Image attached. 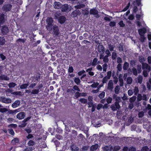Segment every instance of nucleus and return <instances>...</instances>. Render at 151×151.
I'll use <instances>...</instances> for the list:
<instances>
[{
    "instance_id": "obj_47",
    "label": "nucleus",
    "mask_w": 151,
    "mask_h": 151,
    "mask_svg": "<svg viewBox=\"0 0 151 151\" xmlns=\"http://www.w3.org/2000/svg\"><path fill=\"white\" fill-rule=\"evenodd\" d=\"M110 79L109 78H108L107 77V76H105L103 79L102 80V83L103 84L105 83H106L108 79Z\"/></svg>"
},
{
    "instance_id": "obj_44",
    "label": "nucleus",
    "mask_w": 151,
    "mask_h": 151,
    "mask_svg": "<svg viewBox=\"0 0 151 151\" xmlns=\"http://www.w3.org/2000/svg\"><path fill=\"white\" fill-rule=\"evenodd\" d=\"M137 69L138 72L139 73H140L141 72V65H138L137 66Z\"/></svg>"
},
{
    "instance_id": "obj_41",
    "label": "nucleus",
    "mask_w": 151,
    "mask_h": 151,
    "mask_svg": "<svg viewBox=\"0 0 151 151\" xmlns=\"http://www.w3.org/2000/svg\"><path fill=\"white\" fill-rule=\"evenodd\" d=\"M25 42V40L24 39H21L19 38L17 39L16 43H18L19 42H22L23 43H24Z\"/></svg>"
},
{
    "instance_id": "obj_14",
    "label": "nucleus",
    "mask_w": 151,
    "mask_h": 151,
    "mask_svg": "<svg viewBox=\"0 0 151 151\" xmlns=\"http://www.w3.org/2000/svg\"><path fill=\"white\" fill-rule=\"evenodd\" d=\"M99 13L98 11L95 8L91 9L90 11V14L93 15H97Z\"/></svg>"
},
{
    "instance_id": "obj_54",
    "label": "nucleus",
    "mask_w": 151,
    "mask_h": 151,
    "mask_svg": "<svg viewBox=\"0 0 151 151\" xmlns=\"http://www.w3.org/2000/svg\"><path fill=\"white\" fill-rule=\"evenodd\" d=\"M130 5V2H129L126 6L124 9L123 11L124 12H125L127 10H128V9H129V6Z\"/></svg>"
},
{
    "instance_id": "obj_37",
    "label": "nucleus",
    "mask_w": 151,
    "mask_h": 151,
    "mask_svg": "<svg viewBox=\"0 0 151 151\" xmlns=\"http://www.w3.org/2000/svg\"><path fill=\"white\" fill-rule=\"evenodd\" d=\"M75 82L77 85H79L81 82V81L79 78H75L74 80Z\"/></svg>"
},
{
    "instance_id": "obj_39",
    "label": "nucleus",
    "mask_w": 151,
    "mask_h": 151,
    "mask_svg": "<svg viewBox=\"0 0 151 151\" xmlns=\"http://www.w3.org/2000/svg\"><path fill=\"white\" fill-rule=\"evenodd\" d=\"M117 54L115 52H113L112 54L111 58L113 60H115L117 57Z\"/></svg>"
},
{
    "instance_id": "obj_49",
    "label": "nucleus",
    "mask_w": 151,
    "mask_h": 151,
    "mask_svg": "<svg viewBox=\"0 0 151 151\" xmlns=\"http://www.w3.org/2000/svg\"><path fill=\"white\" fill-rule=\"evenodd\" d=\"M103 70L104 72H106L108 68V66L106 63H104L102 65Z\"/></svg>"
},
{
    "instance_id": "obj_5",
    "label": "nucleus",
    "mask_w": 151,
    "mask_h": 151,
    "mask_svg": "<svg viewBox=\"0 0 151 151\" xmlns=\"http://www.w3.org/2000/svg\"><path fill=\"white\" fill-rule=\"evenodd\" d=\"M12 7V5L11 4H6L4 5L3 9L4 11L7 12L11 10Z\"/></svg>"
},
{
    "instance_id": "obj_31",
    "label": "nucleus",
    "mask_w": 151,
    "mask_h": 151,
    "mask_svg": "<svg viewBox=\"0 0 151 151\" xmlns=\"http://www.w3.org/2000/svg\"><path fill=\"white\" fill-rule=\"evenodd\" d=\"M142 64V69L143 70L148 69V67H149V65L148 64L146 63H144Z\"/></svg>"
},
{
    "instance_id": "obj_9",
    "label": "nucleus",
    "mask_w": 151,
    "mask_h": 151,
    "mask_svg": "<svg viewBox=\"0 0 151 151\" xmlns=\"http://www.w3.org/2000/svg\"><path fill=\"white\" fill-rule=\"evenodd\" d=\"M5 15L3 13L0 14V25L3 24L5 22Z\"/></svg>"
},
{
    "instance_id": "obj_43",
    "label": "nucleus",
    "mask_w": 151,
    "mask_h": 151,
    "mask_svg": "<svg viewBox=\"0 0 151 151\" xmlns=\"http://www.w3.org/2000/svg\"><path fill=\"white\" fill-rule=\"evenodd\" d=\"M8 127L9 128L15 129L17 127V125L16 124H12L9 125Z\"/></svg>"
},
{
    "instance_id": "obj_61",
    "label": "nucleus",
    "mask_w": 151,
    "mask_h": 151,
    "mask_svg": "<svg viewBox=\"0 0 151 151\" xmlns=\"http://www.w3.org/2000/svg\"><path fill=\"white\" fill-rule=\"evenodd\" d=\"M99 85V83H93L91 85V86L93 88H96Z\"/></svg>"
},
{
    "instance_id": "obj_64",
    "label": "nucleus",
    "mask_w": 151,
    "mask_h": 151,
    "mask_svg": "<svg viewBox=\"0 0 151 151\" xmlns=\"http://www.w3.org/2000/svg\"><path fill=\"white\" fill-rule=\"evenodd\" d=\"M128 151H136V148L133 147H130Z\"/></svg>"
},
{
    "instance_id": "obj_27",
    "label": "nucleus",
    "mask_w": 151,
    "mask_h": 151,
    "mask_svg": "<svg viewBox=\"0 0 151 151\" xmlns=\"http://www.w3.org/2000/svg\"><path fill=\"white\" fill-rule=\"evenodd\" d=\"M120 88L119 86H116L114 88V92L115 94H118L119 93Z\"/></svg>"
},
{
    "instance_id": "obj_4",
    "label": "nucleus",
    "mask_w": 151,
    "mask_h": 151,
    "mask_svg": "<svg viewBox=\"0 0 151 151\" xmlns=\"http://www.w3.org/2000/svg\"><path fill=\"white\" fill-rule=\"evenodd\" d=\"M110 107L112 111H115L117 109H119L120 108V106L119 104L117 102H115L114 104H113Z\"/></svg>"
},
{
    "instance_id": "obj_36",
    "label": "nucleus",
    "mask_w": 151,
    "mask_h": 151,
    "mask_svg": "<svg viewBox=\"0 0 151 151\" xmlns=\"http://www.w3.org/2000/svg\"><path fill=\"white\" fill-rule=\"evenodd\" d=\"M27 124V123L24 122L22 121L21 123L19 125V127L20 128H23L25 127Z\"/></svg>"
},
{
    "instance_id": "obj_63",
    "label": "nucleus",
    "mask_w": 151,
    "mask_h": 151,
    "mask_svg": "<svg viewBox=\"0 0 151 151\" xmlns=\"http://www.w3.org/2000/svg\"><path fill=\"white\" fill-rule=\"evenodd\" d=\"M133 93L134 92L133 90L132 89H129L128 90L127 92L128 95L130 96L132 95Z\"/></svg>"
},
{
    "instance_id": "obj_55",
    "label": "nucleus",
    "mask_w": 151,
    "mask_h": 151,
    "mask_svg": "<svg viewBox=\"0 0 151 151\" xmlns=\"http://www.w3.org/2000/svg\"><path fill=\"white\" fill-rule=\"evenodd\" d=\"M74 69L72 66H69L68 69V72L69 73H72L73 72Z\"/></svg>"
},
{
    "instance_id": "obj_30",
    "label": "nucleus",
    "mask_w": 151,
    "mask_h": 151,
    "mask_svg": "<svg viewBox=\"0 0 151 151\" xmlns=\"http://www.w3.org/2000/svg\"><path fill=\"white\" fill-rule=\"evenodd\" d=\"M5 42V40L3 37H0V44L3 45Z\"/></svg>"
},
{
    "instance_id": "obj_15",
    "label": "nucleus",
    "mask_w": 151,
    "mask_h": 151,
    "mask_svg": "<svg viewBox=\"0 0 151 151\" xmlns=\"http://www.w3.org/2000/svg\"><path fill=\"white\" fill-rule=\"evenodd\" d=\"M103 150L105 151H111L113 149V146L111 145L105 146L103 147Z\"/></svg>"
},
{
    "instance_id": "obj_42",
    "label": "nucleus",
    "mask_w": 151,
    "mask_h": 151,
    "mask_svg": "<svg viewBox=\"0 0 151 151\" xmlns=\"http://www.w3.org/2000/svg\"><path fill=\"white\" fill-rule=\"evenodd\" d=\"M132 70L133 74L135 76H137V72L136 69L134 67H133Z\"/></svg>"
},
{
    "instance_id": "obj_58",
    "label": "nucleus",
    "mask_w": 151,
    "mask_h": 151,
    "mask_svg": "<svg viewBox=\"0 0 151 151\" xmlns=\"http://www.w3.org/2000/svg\"><path fill=\"white\" fill-rule=\"evenodd\" d=\"M109 49L110 51H112L114 50V46L113 45H111V44H110L109 45Z\"/></svg>"
},
{
    "instance_id": "obj_23",
    "label": "nucleus",
    "mask_w": 151,
    "mask_h": 151,
    "mask_svg": "<svg viewBox=\"0 0 151 151\" xmlns=\"http://www.w3.org/2000/svg\"><path fill=\"white\" fill-rule=\"evenodd\" d=\"M39 89H34L32 90L31 93V94L35 95L38 94L39 92Z\"/></svg>"
},
{
    "instance_id": "obj_38",
    "label": "nucleus",
    "mask_w": 151,
    "mask_h": 151,
    "mask_svg": "<svg viewBox=\"0 0 151 151\" xmlns=\"http://www.w3.org/2000/svg\"><path fill=\"white\" fill-rule=\"evenodd\" d=\"M133 80L131 77H129L127 79V84H130L132 83Z\"/></svg>"
},
{
    "instance_id": "obj_57",
    "label": "nucleus",
    "mask_w": 151,
    "mask_h": 151,
    "mask_svg": "<svg viewBox=\"0 0 151 151\" xmlns=\"http://www.w3.org/2000/svg\"><path fill=\"white\" fill-rule=\"evenodd\" d=\"M144 113L143 111H141L139 112L138 114V116L139 118H142L144 115Z\"/></svg>"
},
{
    "instance_id": "obj_7",
    "label": "nucleus",
    "mask_w": 151,
    "mask_h": 151,
    "mask_svg": "<svg viewBox=\"0 0 151 151\" xmlns=\"http://www.w3.org/2000/svg\"><path fill=\"white\" fill-rule=\"evenodd\" d=\"M58 22L61 24H64L66 20V18L64 16H60L58 19Z\"/></svg>"
},
{
    "instance_id": "obj_18",
    "label": "nucleus",
    "mask_w": 151,
    "mask_h": 151,
    "mask_svg": "<svg viewBox=\"0 0 151 151\" xmlns=\"http://www.w3.org/2000/svg\"><path fill=\"white\" fill-rule=\"evenodd\" d=\"M20 102L19 100H16L12 104V106L13 108H15L18 107L20 104Z\"/></svg>"
},
{
    "instance_id": "obj_32",
    "label": "nucleus",
    "mask_w": 151,
    "mask_h": 151,
    "mask_svg": "<svg viewBox=\"0 0 151 151\" xmlns=\"http://www.w3.org/2000/svg\"><path fill=\"white\" fill-rule=\"evenodd\" d=\"M79 101L81 103L83 104H85L87 103V99L84 98H81L79 100Z\"/></svg>"
},
{
    "instance_id": "obj_52",
    "label": "nucleus",
    "mask_w": 151,
    "mask_h": 151,
    "mask_svg": "<svg viewBox=\"0 0 151 151\" xmlns=\"http://www.w3.org/2000/svg\"><path fill=\"white\" fill-rule=\"evenodd\" d=\"M8 131L9 133L12 136L14 135L15 133L13 130L12 129H9Z\"/></svg>"
},
{
    "instance_id": "obj_29",
    "label": "nucleus",
    "mask_w": 151,
    "mask_h": 151,
    "mask_svg": "<svg viewBox=\"0 0 151 151\" xmlns=\"http://www.w3.org/2000/svg\"><path fill=\"white\" fill-rule=\"evenodd\" d=\"M17 85V84L14 82L10 83L8 84V86L9 88H14Z\"/></svg>"
},
{
    "instance_id": "obj_48",
    "label": "nucleus",
    "mask_w": 151,
    "mask_h": 151,
    "mask_svg": "<svg viewBox=\"0 0 151 151\" xmlns=\"http://www.w3.org/2000/svg\"><path fill=\"white\" fill-rule=\"evenodd\" d=\"M120 149V147L119 146H114L113 148V151H118Z\"/></svg>"
},
{
    "instance_id": "obj_45",
    "label": "nucleus",
    "mask_w": 151,
    "mask_h": 151,
    "mask_svg": "<svg viewBox=\"0 0 151 151\" xmlns=\"http://www.w3.org/2000/svg\"><path fill=\"white\" fill-rule=\"evenodd\" d=\"M140 40L141 42H143L145 41L146 38L144 35H140Z\"/></svg>"
},
{
    "instance_id": "obj_40",
    "label": "nucleus",
    "mask_w": 151,
    "mask_h": 151,
    "mask_svg": "<svg viewBox=\"0 0 151 151\" xmlns=\"http://www.w3.org/2000/svg\"><path fill=\"white\" fill-rule=\"evenodd\" d=\"M139 92V91L138 87L137 86L135 87L134 89V95H137L138 94Z\"/></svg>"
},
{
    "instance_id": "obj_59",
    "label": "nucleus",
    "mask_w": 151,
    "mask_h": 151,
    "mask_svg": "<svg viewBox=\"0 0 151 151\" xmlns=\"http://www.w3.org/2000/svg\"><path fill=\"white\" fill-rule=\"evenodd\" d=\"M136 96H133L130 98L129 101L131 103L134 102L136 100Z\"/></svg>"
},
{
    "instance_id": "obj_12",
    "label": "nucleus",
    "mask_w": 151,
    "mask_h": 151,
    "mask_svg": "<svg viewBox=\"0 0 151 151\" xmlns=\"http://www.w3.org/2000/svg\"><path fill=\"white\" fill-rule=\"evenodd\" d=\"M81 14L80 11L78 10H75L74 11L71 13V16L73 17H75L78 15H79Z\"/></svg>"
},
{
    "instance_id": "obj_60",
    "label": "nucleus",
    "mask_w": 151,
    "mask_h": 151,
    "mask_svg": "<svg viewBox=\"0 0 151 151\" xmlns=\"http://www.w3.org/2000/svg\"><path fill=\"white\" fill-rule=\"evenodd\" d=\"M7 110V109L5 108H0V112L2 113L6 112Z\"/></svg>"
},
{
    "instance_id": "obj_24",
    "label": "nucleus",
    "mask_w": 151,
    "mask_h": 151,
    "mask_svg": "<svg viewBox=\"0 0 151 151\" xmlns=\"http://www.w3.org/2000/svg\"><path fill=\"white\" fill-rule=\"evenodd\" d=\"M85 6V5L84 4H81L79 5L75 6L74 7L76 9H80L82 8H83Z\"/></svg>"
},
{
    "instance_id": "obj_28",
    "label": "nucleus",
    "mask_w": 151,
    "mask_h": 151,
    "mask_svg": "<svg viewBox=\"0 0 151 151\" xmlns=\"http://www.w3.org/2000/svg\"><path fill=\"white\" fill-rule=\"evenodd\" d=\"M28 145L29 146H33L35 144V142L32 140H29L27 143Z\"/></svg>"
},
{
    "instance_id": "obj_34",
    "label": "nucleus",
    "mask_w": 151,
    "mask_h": 151,
    "mask_svg": "<svg viewBox=\"0 0 151 151\" xmlns=\"http://www.w3.org/2000/svg\"><path fill=\"white\" fill-rule=\"evenodd\" d=\"M98 59L96 58H95L93 60L91 65L93 66H95L97 64Z\"/></svg>"
},
{
    "instance_id": "obj_53",
    "label": "nucleus",
    "mask_w": 151,
    "mask_h": 151,
    "mask_svg": "<svg viewBox=\"0 0 151 151\" xmlns=\"http://www.w3.org/2000/svg\"><path fill=\"white\" fill-rule=\"evenodd\" d=\"M112 100V98L110 97H109L106 100V101L108 104H110L111 103Z\"/></svg>"
},
{
    "instance_id": "obj_10",
    "label": "nucleus",
    "mask_w": 151,
    "mask_h": 151,
    "mask_svg": "<svg viewBox=\"0 0 151 151\" xmlns=\"http://www.w3.org/2000/svg\"><path fill=\"white\" fill-rule=\"evenodd\" d=\"M25 116V114L24 112H21L18 114L17 116V119H24Z\"/></svg>"
},
{
    "instance_id": "obj_35",
    "label": "nucleus",
    "mask_w": 151,
    "mask_h": 151,
    "mask_svg": "<svg viewBox=\"0 0 151 151\" xmlns=\"http://www.w3.org/2000/svg\"><path fill=\"white\" fill-rule=\"evenodd\" d=\"M145 60V58L142 56H139V61L142 63H144Z\"/></svg>"
},
{
    "instance_id": "obj_26",
    "label": "nucleus",
    "mask_w": 151,
    "mask_h": 151,
    "mask_svg": "<svg viewBox=\"0 0 151 151\" xmlns=\"http://www.w3.org/2000/svg\"><path fill=\"white\" fill-rule=\"evenodd\" d=\"M129 64L127 62H125L123 66V69L125 70H127L129 68Z\"/></svg>"
},
{
    "instance_id": "obj_22",
    "label": "nucleus",
    "mask_w": 151,
    "mask_h": 151,
    "mask_svg": "<svg viewBox=\"0 0 151 151\" xmlns=\"http://www.w3.org/2000/svg\"><path fill=\"white\" fill-rule=\"evenodd\" d=\"M99 147L98 144H96L94 145H92L90 147V150L91 151H93L96 150Z\"/></svg>"
},
{
    "instance_id": "obj_6",
    "label": "nucleus",
    "mask_w": 151,
    "mask_h": 151,
    "mask_svg": "<svg viewBox=\"0 0 151 151\" xmlns=\"http://www.w3.org/2000/svg\"><path fill=\"white\" fill-rule=\"evenodd\" d=\"M0 101L6 104L10 103L12 102L11 99L9 98H6L4 96L1 97L0 98Z\"/></svg>"
},
{
    "instance_id": "obj_21",
    "label": "nucleus",
    "mask_w": 151,
    "mask_h": 151,
    "mask_svg": "<svg viewBox=\"0 0 151 151\" xmlns=\"http://www.w3.org/2000/svg\"><path fill=\"white\" fill-rule=\"evenodd\" d=\"M41 77V75L39 73H37V74L34 76V79H35V80L34 81V82L36 81H39Z\"/></svg>"
},
{
    "instance_id": "obj_17",
    "label": "nucleus",
    "mask_w": 151,
    "mask_h": 151,
    "mask_svg": "<svg viewBox=\"0 0 151 151\" xmlns=\"http://www.w3.org/2000/svg\"><path fill=\"white\" fill-rule=\"evenodd\" d=\"M61 4L58 2H55L54 4V6L55 8L59 9L61 8Z\"/></svg>"
},
{
    "instance_id": "obj_11",
    "label": "nucleus",
    "mask_w": 151,
    "mask_h": 151,
    "mask_svg": "<svg viewBox=\"0 0 151 151\" xmlns=\"http://www.w3.org/2000/svg\"><path fill=\"white\" fill-rule=\"evenodd\" d=\"M147 29L145 27H143L139 29L138 30V32L139 35H144L147 32Z\"/></svg>"
},
{
    "instance_id": "obj_46",
    "label": "nucleus",
    "mask_w": 151,
    "mask_h": 151,
    "mask_svg": "<svg viewBox=\"0 0 151 151\" xmlns=\"http://www.w3.org/2000/svg\"><path fill=\"white\" fill-rule=\"evenodd\" d=\"M89 147L88 146H83L81 148L82 151H86L88 150Z\"/></svg>"
},
{
    "instance_id": "obj_16",
    "label": "nucleus",
    "mask_w": 151,
    "mask_h": 151,
    "mask_svg": "<svg viewBox=\"0 0 151 151\" xmlns=\"http://www.w3.org/2000/svg\"><path fill=\"white\" fill-rule=\"evenodd\" d=\"M113 88V83L112 80H110L108 84V89L112 91Z\"/></svg>"
},
{
    "instance_id": "obj_25",
    "label": "nucleus",
    "mask_w": 151,
    "mask_h": 151,
    "mask_svg": "<svg viewBox=\"0 0 151 151\" xmlns=\"http://www.w3.org/2000/svg\"><path fill=\"white\" fill-rule=\"evenodd\" d=\"M29 86L28 83H24L20 86V88L21 89H24L26 88Z\"/></svg>"
},
{
    "instance_id": "obj_19",
    "label": "nucleus",
    "mask_w": 151,
    "mask_h": 151,
    "mask_svg": "<svg viewBox=\"0 0 151 151\" xmlns=\"http://www.w3.org/2000/svg\"><path fill=\"white\" fill-rule=\"evenodd\" d=\"M9 79V78L4 75H1L0 76V80H1L8 81Z\"/></svg>"
},
{
    "instance_id": "obj_51",
    "label": "nucleus",
    "mask_w": 151,
    "mask_h": 151,
    "mask_svg": "<svg viewBox=\"0 0 151 151\" xmlns=\"http://www.w3.org/2000/svg\"><path fill=\"white\" fill-rule=\"evenodd\" d=\"M105 96V93L102 92L99 95V97L101 99H103Z\"/></svg>"
},
{
    "instance_id": "obj_1",
    "label": "nucleus",
    "mask_w": 151,
    "mask_h": 151,
    "mask_svg": "<svg viewBox=\"0 0 151 151\" xmlns=\"http://www.w3.org/2000/svg\"><path fill=\"white\" fill-rule=\"evenodd\" d=\"M46 22L47 23V24L46 26V28L47 30L50 31L52 29V24L53 22V19L51 17L47 18Z\"/></svg>"
},
{
    "instance_id": "obj_2",
    "label": "nucleus",
    "mask_w": 151,
    "mask_h": 151,
    "mask_svg": "<svg viewBox=\"0 0 151 151\" xmlns=\"http://www.w3.org/2000/svg\"><path fill=\"white\" fill-rule=\"evenodd\" d=\"M1 27V32L3 35H6L9 32V29L8 28V27L7 25H3Z\"/></svg>"
},
{
    "instance_id": "obj_50",
    "label": "nucleus",
    "mask_w": 151,
    "mask_h": 151,
    "mask_svg": "<svg viewBox=\"0 0 151 151\" xmlns=\"http://www.w3.org/2000/svg\"><path fill=\"white\" fill-rule=\"evenodd\" d=\"M119 51L120 52H122L124 50L123 48V46L122 44L120 43L118 47Z\"/></svg>"
},
{
    "instance_id": "obj_33",
    "label": "nucleus",
    "mask_w": 151,
    "mask_h": 151,
    "mask_svg": "<svg viewBox=\"0 0 151 151\" xmlns=\"http://www.w3.org/2000/svg\"><path fill=\"white\" fill-rule=\"evenodd\" d=\"M119 85L120 86L122 87L124 85L123 80L122 78L120 76L119 77Z\"/></svg>"
},
{
    "instance_id": "obj_62",
    "label": "nucleus",
    "mask_w": 151,
    "mask_h": 151,
    "mask_svg": "<svg viewBox=\"0 0 151 151\" xmlns=\"http://www.w3.org/2000/svg\"><path fill=\"white\" fill-rule=\"evenodd\" d=\"M116 23L114 21H111L110 22L109 25L111 27H114L116 25Z\"/></svg>"
},
{
    "instance_id": "obj_8",
    "label": "nucleus",
    "mask_w": 151,
    "mask_h": 151,
    "mask_svg": "<svg viewBox=\"0 0 151 151\" xmlns=\"http://www.w3.org/2000/svg\"><path fill=\"white\" fill-rule=\"evenodd\" d=\"M53 31L54 34L56 36H58L59 33V31L58 27L56 25L53 26Z\"/></svg>"
},
{
    "instance_id": "obj_20",
    "label": "nucleus",
    "mask_w": 151,
    "mask_h": 151,
    "mask_svg": "<svg viewBox=\"0 0 151 151\" xmlns=\"http://www.w3.org/2000/svg\"><path fill=\"white\" fill-rule=\"evenodd\" d=\"M68 9V6L67 4H64L62 8L61 11L63 12H66Z\"/></svg>"
},
{
    "instance_id": "obj_3",
    "label": "nucleus",
    "mask_w": 151,
    "mask_h": 151,
    "mask_svg": "<svg viewBox=\"0 0 151 151\" xmlns=\"http://www.w3.org/2000/svg\"><path fill=\"white\" fill-rule=\"evenodd\" d=\"M98 50L99 53L101 54L100 55V58L101 59V56H103V54L105 52V49L104 47L101 45H99L98 46Z\"/></svg>"
},
{
    "instance_id": "obj_56",
    "label": "nucleus",
    "mask_w": 151,
    "mask_h": 151,
    "mask_svg": "<svg viewBox=\"0 0 151 151\" xmlns=\"http://www.w3.org/2000/svg\"><path fill=\"white\" fill-rule=\"evenodd\" d=\"M81 93L79 92H77L75 93V96L76 97V99H78L79 97L81 96Z\"/></svg>"
},
{
    "instance_id": "obj_13",
    "label": "nucleus",
    "mask_w": 151,
    "mask_h": 151,
    "mask_svg": "<svg viewBox=\"0 0 151 151\" xmlns=\"http://www.w3.org/2000/svg\"><path fill=\"white\" fill-rule=\"evenodd\" d=\"M19 140L17 137L14 138L12 141L11 143L13 145H17L19 142Z\"/></svg>"
}]
</instances>
